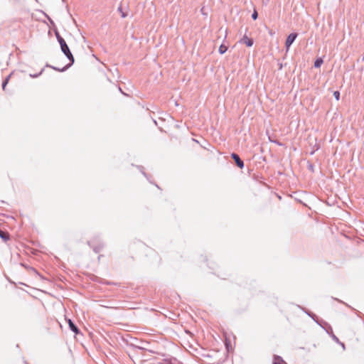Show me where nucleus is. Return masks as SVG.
I'll list each match as a JSON object with an SVG mask.
<instances>
[{
  "label": "nucleus",
  "mask_w": 364,
  "mask_h": 364,
  "mask_svg": "<svg viewBox=\"0 0 364 364\" xmlns=\"http://www.w3.org/2000/svg\"><path fill=\"white\" fill-rule=\"evenodd\" d=\"M363 60H364V57H363Z\"/></svg>",
  "instance_id": "5701e85b"
},
{
  "label": "nucleus",
  "mask_w": 364,
  "mask_h": 364,
  "mask_svg": "<svg viewBox=\"0 0 364 364\" xmlns=\"http://www.w3.org/2000/svg\"><path fill=\"white\" fill-rule=\"evenodd\" d=\"M66 320L68 323L70 329L75 334H78L80 333V330L77 328V326L73 322V321L70 318Z\"/></svg>",
  "instance_id": "39448f33"
},
{
  "label": "nucleus",
  "mask_w": 364,
  "mask_h": 364,
  "mask_svg": "<svg viewBox=\"0 0 364 364\" xmlns=\"http://www.w3.org/2000/svg\"><path fill=\"white\" fill-rule=\"evenodd\" d=\"M272 364H287L286 362L279 355H274Z\"/></svg>",
  "instance_id": "6e6552de"
},
{
  "label": "nucleus",
  "mask_w": 364,
  "mask_h": 364,
  "mask_svg": "<svg viewBox=\"0 0 364 364\" xmlns=\"http://www.w3.org/2000/svg\"><path fill=\"white\" fill-rule=\"evenodd\" d=\"M43 70H41V71L39 73H38V74H33V75L31 74V75H30V76H31V77H33V78H35V77H38L40 75H41V73H43Z\"/></svg>",
  "instance_id": "6ab92c4d"
},
{
  "label": "nucleus",
  "mask_w": 364,
  "mask_h": 364,
  "mask_svg": "<svg viewBox=\"0 0 364 364\" xmlns=\"http://www.w3.org/2000/svg\"><path fill=\"white\" fill-rule=\"evenodd\" d=\"M118 11H119L120 13H122V18H125V17L127 16V14L122 11V6H119V7L118 8Z\"/></svg>",
  "instance_id": "a211bd4d"
},
{
  "label": "nucleus",
  "mask_w": 364,
  "mask_h": 364,
  "mask_svg": "<svg viewBox=\"0 0 364 364\" xmlns=\"http://www.w3.org/2000/svg\"><path fill=\"white\" fill-rule=\"evenodd\" d=\"M0 237L4 240V241H7L9 240V235L7 232H4L3 230H1L0 229Z\"/></svg>",
  "instance_id": "9d476101"
},
{
  "label": "nucleus",
  "mask_w": 364,
  "mask_h": 364,
  "mask_svg": "<svg viewBox=\"0 0 364 364\" xmlns=\"http://www.w3.org/2000/svg\"><path fill=\"white\" fill-rule=\"evenodd\" d=\"M231 157L232 159L235 161L236 165L242 168L244 167V162L243 161L240 159V157L239 156L238 154H235V153H232L231 154Z\"/></svg>",
  "instance_id": "7ed1b4c3"
},
{
  "label": "nucleus",
  "mask_w": 364,
  "mask_h": 364,
  "mask_svg": "<svg viewBox=\"0 0 364 364\" xmlns=\"http://www.w3.org/2000/svg\"><path fill=\"white\" fill-rule=\"evenodd\" d=\"M9 77H10V76H8L7 77H6V78L4 80L3 82H2V88H3V90H5V87H6V85H7V84H8V82H9Z\"/></svg>",
  "instance_id": "2eb2a0df"
},
{
  "label": "nucleus",
  "mask_w": 364,
  "mask_h": 364,
  "mask_svg": "<svg viewBox=\"0 0 364 364\" xmlns=\"http://www.w3.org/2000/svg\"><path fill=\"white\" fill-rule=\"evenodd\" d=\"M305 312L307 314L308 316H309L311 318H312L314 319V321H315L319 326H321L322 328H325L323 326L322 323L317 319V316L314 314H313L310 311H307Z\"/></svg>",
  "instance_id": "1a4fd4ad"
},
{
  "label": "nucleus",
  "mask_w": 364,
  "mask_h": 364,
  "mask_svg": "<svg viewBox=\"0 0 364 364\" xmlns=\"http://www.w3.org/2000/svg\"><path fill=\"white\" fill-rule=\"evenodd\" d=\"M258 17V13L257 10H254L253 13L252 14V18L253 20H256Z\"/></svg>",
  "instance_id": "dca6fc26"
},
{
  "label": "nucleus",
  "mask_w": 364,
  "mask_h": 364,
  "mask_svg": "<svg viewBox=\"0 0 364 364\" xmlns=\"http://www.w3.org/2000/svg\"><path fill=\"white\" fill-rule=\"evenodd\" d=\"M73 64V63H72V62H70L68 65H66L65 66H64L62 68H57L55 66H49V67L51 68L54 70L59 71V72H64L66 70H68Z\"/></svg>",
  "instance_id": "423d86ee"
},
{
  "label": "nucleus",
  "mask_w": 364,
  "mask_h": 364,
  "mask_svg": "<svg viewBox=\"0 0 364 364\" xmlns=\"http://www.w3.org/2000/svg\"><path fill=\"white\" fill-rule=\"evenodd\" d=\"M240 43L245 44L247 47H251L253 45L254 41L253 39L250 38L246 35H245L240 41Z\"/></svg>",
  "instance_id": "20e7f679"
},
{
  "label": "nucleus",
  "mask_w": 364,
  "mask_h": 364,
  "mask_svg": "<svg viewBox=\"0 0 364 364\" xmlns=\"http://www.w3.org/2000/svg\"><path fill=\"white\" fill-rule=\"evenodd\" d=\"M88 245L92 248L93 251L95 252V253H98L100 252V250L102 249L103 247V245L102 244H99L98 245H92V242H88Z\"/></svg>",
  "instance_id": "0eeeda50"
},
{
  "label": "nucleus",
  "mask_w": 364,
  "mask_h": 364,
  "mask_svg": "<svg viewBox=\"0 0 364 364\" xmlns=\"http://www.w3.org/2000/svg\"><path fill=\"white\" fill-rule=\"evenodd\" d=\"M297 36H298V34L296 33H291L287 36L286 41H285V47H286L287 51L289 50V48L293 44V43L294 42V41L296 40Z\"/></svg>",
  "instance_id": "f03ea898"
},
{
  "label": "nucleus",
  "mask_w": 364,
  "mask_h": 364,
  "mask_svg": "<svg viewBox=\"0 0 364 364\" xmlns=\"http://www.w3.org/2000/svg\"><path fill=\"white\" fill-rule=\"evenodd\" d=\"M141 172H142L144 176H146V174L145 173V172H144V171H141Z\"/></svg>",
  "instance_id": "412c9836"
},
{
  "label": "nucleus",
  "mask_w": 364,
  "mask_h": 364,
  "mask_svg": "<svg viewBox=\"0 0 364 364\" xmlns=\"http://www.w3.org/2000/svg\"><path fill=\"white\" fill-rule=\"evenodd\" d=\"M270 35H273V33L272 31H269Z\"/></svg>",
  "instance_id": "4be33fe9"
},
{
  "label": "nucleus",
  "mask_w": 364,
  "mask_h": 364,
  "mask_svg": "<svg viewBox=\"0 0 364 364\" xmlns=\"http://www.w3.org/2000/svg\"><path fill=\"white\" fill-rule=\"evenodd\" d=\"M333 96L336 99V100H338L340 98V92L338 91H335L333 92Z\"/></svg>",
  "instance_id": "f3484780"
},
{
  "label": "nucleus",
  "mask_w": 364,
  "mask_h": 364,
  "mask_svg": "<svg viewBox=\"0 0 364 364\" xmlns=\"http://www.w3.org/2000/svg\"><path fill=\"white\" fill-rule=\"evenodd\" d=\"M328 328L331 331V336L333 338V340L335 341L337 343H339V339L333 334L331 326H328Z\"/></svg>",
  "instance_id": "ddd939ff"
},
{
  "label": "nucleus",
  "mask_w": 364,
  "mask_h": 364,
  "mask_svg": "<svg viewBox=\"0 0 364 364\" xmlns=\"http://www.w3.org/2000/svg\"><path fill=\"white\" fill-rule=\"evenodd\" d=\"M166 364H183L181 362L176 358L171 359L169 361H166Z\"/></svg>",
  "instance_id": "4468645a"
},
{
  "label": "nucleus",
  "mask_w": 364,
  "mask_h": 364,
  "mask_svg": "<svg viewBox=\"0 0 364 364\" xmlns=\"http://www.w3.org/2000/svg\"><path fill=\"white\" fill-rule=\"evenodd\" d=\"M323 63V60L322 58H318L314 61V67L315 68H320L322 63Z\"/></svg>",
  "instance_id": "9b49d317"
},
{
  "label": "nucleus",
  "mask_w": 364,
  "mask_h": 364,
  "mask_svg": "<svg viewBox=\"0 0 364 364\" xmlns=\"http://www.w3.org/2000/svg\"><path fill=\"white\" fill-rule=\"evenodd\" d=\"M321 323H323L325 325H326V326H329V325H328L326 322H325V321H321ZM325 330H326V331L329 335H331V331H330V329L328 328V327L327 328H325Z\"/></svg>",
  "instance_id": "aec40b11"
},
{
  "label": "nucleus",
  "mask_w": 364,
  "mask_h": 364,
  "mask_svg": "<svg viewBox=\"0 0 364 364\" xmlns=\"http://www.w3.org/2000/svg\"><path fill=\"white\" fill-rule=\"evenodd\" d=\"M55 36H56L57 41L60 46V49H61L62 52L67 57V58L70 60V62H72V63H74V62H75L74 57H73L68 46L67 45L65 41L59 34V33L58 31H55Z\"/></svg>",
  "instance_id": "f257e3e1"
},
{
  "label": "nucleus",
  "mask_w": 364,
  "mask_h": 364,
  "mask_svg": "<svg viewBox=\"0 0 364 364\" xmlns=\"http://www.w3.org/2000/svg\"><path fill=\"white\" fill-rule=\"evenodd\" d=\"M228 50V47L223 44L220 45L218 51L220 54H224Z\"/></svg>",
  "instance_id": "f8f14e48"
}]
</instances>
